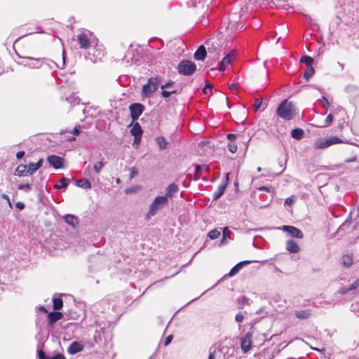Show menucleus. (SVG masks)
<instances>
[{"label":"nucleus","instance_id":"nucleus-45","mask_svg":"<svg viewBox=\"0 0 359 359\" xmlns=\"http://www.w3.org/2000/svg\"><path fill=\"white\" fill-rule=\"evenodd\" d=\"M359 287V278H358L356 280H355L353 283H352L349 285V289L351 290H353L357 289Z\"/></svg>","mask_w":359,"mask_h":359},{"label":"nucleus","instance_id":"nucleus-31","mask_svg":"<svg viewBox=\"0 0 359 359\" xmlns=\"http://www.w3.org/2000/svg\"><path fill=\"white\" fill-rule=\"evenodd\" d=\"M344 266L349 267L353 264V258L350 255H345L341 258Z\"/></svg>","mask_w":359,"mask_h":359},{"label":"nucleus","instance_id":"nucleus-63","mask_svg":"<svg viewBox=\"0 0 359 359\" xmlns=\"http://www.w3.org/2000/svg\"><path fill=\"white\" fill-rule=\"evenodd\" d=\"M292 202H293V199L292 198H287L285 200V203L287 204V205H290Z\"/></svg>","mask_w":359,"mask_h":359},{"label":"nucleus","instance_id":"nucleus-30","mask_svg":"<svg viewBox=\"0 0 359 359\" xmlns=\"http://www.w3.org/2000/svg\"><path fill=\"white\" fill-rule=\"evenodd\" d=\"M156 142L161 149H165L167 148L168 142L164 137L160 136L156 137Z\"/></svg>","mask_w":359,"mask_h":359},{"label":"nucleus","instance_id":"nucleus-25","mask_svg":"<svg viewBox=\"0 0 359 359\" xmlns=\"http://www.w3.org/2000/svg\"><path fill=\"white\" fill-rule=\"evenodd\" d=\"M209 168L206 165H196L195 168V180L201 177L203 172H208Z\"/></svg>","mask_w":359,"mask_h":359},{"label":"nucleus","instance_id":"nucleus-3","mask_svg":"<svg viewBox=\"0 0 359 359\" xmlns=\"http://www.w3.org/2000/svg\"><path fill=\"white\" fill-rule=\"evenodd\" d=\"M26 60H29V62L27 64H25V67L31 68V69H39L41 68L43 64H46L50 67V69H53L54 67H57L56 63L54 61L49 60L44 57L36 58L32 57H25Z\"/></svg>","mask_w":359,"mask_h":359},{"label":"nucleus","instance_id":"nucleus-11","mask_svg":"<svg viewBox=\"0 0 359 359\" xmlns=\"http://www.w3.org/2000/svg\"><path fill=\"white\" fill-rule=\"evenodd\" d=\"M241 347L244 353H248L252 348V334L248 332L241 338Z\"/></svg>","mask_w":359,"mask_h":359},{"label":"nucleus","instance_id":"nucleus-47","mask_svg":"<svg viewBox=\"0 0 359 359\" xmlns=\"http://www.w3.org/2000/svg\"><path fill=\"white\" fill-rule=\"evenodd\" d=\"M333 121V116L331 114H328L325 118V126L330 125Z\"/></svg>","mask_w":359,"mask_h":359},{"label":"nucleus","instance_id":"nucleus-58","mask_svg":"<svg viewBox=\"0 0 359 359\" xmlns=\"http://www.w3.org/2000/svg\"><path fill=\"white\" fill-rule=\"evenodd\" d=\"M25 154V152L24 151H20L16 154V158L18 159L22 158Z\"/></svg>","mask_w":359,"mask_h":359},{"label":"nucleus","instance_id":"nucleus-59","mask_svg":"<svg viewBox=\"0 0 359 359\" xmlns=\"http://www.w3.org/2000/svg\"><path fill=\"white\" fill-rule=\"evenodd\" d=\"M226 137L229 141H233V140L236 139V135L233 133H229L226 135Z\"/></svg>","mask_w":359,"mask_h":359},{"label":"nucleus","instance_id":"nucleus-55","mask_svg":"<svg viewBox=\"0 0 359 359\" xmlns=\"http://www.w3.org/2000/svg\"><path fill=\"white\" fill-rule=\"evenodd\" d=\"M97 52V54L95 53V52L93 53V55L98 59H101V57L104 55L103 51H98V50H96Z\"/></svg>","mask_w":359,"mask_h":359},{"label":"nucleus","instance_id":"nucleus-21","mask_svg":"<svg viewBox=\"0 0 359 359\" xmlns=\"http://www.w3.org/2000/svg\"><path fill=\"white\" fill-rule=\"evenodd\" d=\"M286 250L290 253H297L300 248L299 245L294 241L290 239L286 242Z\"/></svg>","mask_w":359,"mask_h":359},{"label":"nucleus","instance_id":"nucleus-38","mask_svg":"<svg viewBox=\"0 0 359 359\" xmlns=\"http://www.w3.org/2000/svg\"><path fill=\"white\" fill-rule=\"evenodd\" d=\"M228 149L231 153H236L237 151V144L234 141H229L227 144Z\"/></svg>","mask_w":359,"mask_h":359},{"label":"nucleus","instance_id":"nucleus-43","mask_svg":"<svg viewBox=\"0 0 359 359\" xmlns=\"http://www.w3.org/2000/svg\"><path fill=\"white\" fill-rule=\"evenodd\" d=\"M219 351H216L215 349L214 351H210L209 353V356L208 359H215L217 355H219Z\"/></svg>","mask_w":359,"mask_h":359},{"label":"nucleus","instance_id":"nucleus-6","mask_svg":"<svg viewBox=\"0 0 359 359\" xmlns=\"http://www.w3.org/2000/svg\"><path fill=\"white\" fill-rule=\"evenodd\" d=\"M341 139L336 136L330 137L329 138H320L316 140L314 147L318 149H326L331 145L341 143Z\"/></svg>","mask_w":359,"mask_h":359},{"label":"nucleus","instance_id":"nucleus-15","mask_svg":"<svg viewBox=\"0 0 359 359\" xmlns=\"http://www.w3.org/2000/svg\"><path fill=\"white\" fill-rule=\"evenodd\" d=\"M47 160H48V162L49 163V164L56 169L60 168L62 166L63 158L58 156H56V155L49 156L48 157Z\"/></svg>","mask_w":359,"mask_h":359},{"label":"nucleus","instance_id":"nucleus-35","mask_svg":"<svg viewBox=\"0 0 359 359\" xmlns=\"http://www.w3.org/2000/svg\"><path fill=\"white\" fill-rule=\"evenodd\" d=\"M68 186L67 180L65 177H62L60 180V184H55L54 187L56 189H60L62 188H66Z\"/></svg>","mask_w":359,"mask_h":359},{"label":"nucleus","instance_id":"nucleus-5","mask_svg":"<svg viewBox=\"0 0 359 359\" xmlns=\"http://www.w3.org/2000/svg\"><path fill=\"white\" fill-rule=\"evenodd\" d=\"M177 69L182 75L191 76L196 71V65L191 60H184L180 62Z\"/></svg>","mask_w":359,"mask_h":359},{"label":"nucleus","instance_id":"nucleus-22","mask_svg":"<svg viewBox=\"0 0 359 359\" xmlns=\"http://www.w3.org/2000/svg\"><path fill=\"white\" fill-rule=\"evenodd\" d=\"M37 353L39 359H66L65 355L62 353H57L53 356H46L45 352L39 348Z\"/></svg>","mask_w":359,"mask_h":359},{"label":"nucleus","instance_id":"nucleus-1","mask_svg":"<svg viewBox=\"0 0 359 359\" xmlns=\"http://www.w3.org/2000/svg\"><path fill=\"white\" fill-rule=\"evenodd\" d=\"M276 113L284 121H290L297 115V110L292 102L285 99L278 105Z\"/></svg>","mask_w":359,"mask_h":359},{"label":"nucleus","instance_id":"nucleus-20","mask_svg":"<svg viewBox=\"0 0 359 359\" xmlns=\"http://www.w3.org/2000/svg\"><path fill=\"white\" fill-rule=\"evenodd\" d=\"M142 133L143 131L140 123L135 122L130 129V134L136 139H139V137H142Z\"/></svg>","mask_w":359,"mask_h":359},{"label":"nucleus","instance_id":"nucleus-44","mask_svg":"<svg viewBox=\"0 0 359 359\" xmlns=\"http://www.w3.org/2000/svg\"><path fill=\"white\" fill-rule=\"evenodd\" d=\"M261 104H262V100H259V99H256L254 102V104H253V108L255 111H257L260 107H261Z\"/></svg>","mask_w":359,"mask_h":359},{"label":"nucleus","instance_id":"nucleus-10","mask_svg":"<svg viewBox=\"0 0 359 359\" xmlns=\"http://www.w3.org/2000/svg\"><path fill=\"white\" fill-rule=\"evenodd\" d=\"M280 229L287 233V234L292 238H302L304 237V234L302 231L295 226L283 225L280 227Z\"/></svg>","mask_w":359,"mask_h":359},{"label":"nucleus","instance_id":"nucleus-36","mask_svg":"<svg viewBox=\"0 0 359 359\" xmlns=\"http://www.w3.org/2000/svg\"><path fill=\"white\" fill-rule=\"evenodd\" d=\"M314 74V69L313 67H308L304 72V77L308 80Z\"/></svg>","mask_w":359,"mask_h":359},{"label":"nucleus","instance_id":"nucleus-29","mask_svg":"<svg viewBox=\"0 0 359 359\" xmlns=\"http://www.w3.org/2000/svg\"><path fill=\"white\" fill-rule=\"evenodd\" d=\"M76 185L83 189H90L92 187L91 183L87 179H81L76 181Z\"/></svg>","mask_w":359,"mask_h":359},{"label":"nucleus","instance_id":"nucleus-52","mask_svg":"<svg viewBox=\"0 0 359 359\" xmlns=\"http://www.w3.org/2000/svg\"><path fill=\"white\" fill-rule=\"evenodd\" d=\"M249 301H250V299L248 297L243 296L241 298V300L239 301V302H241L243 304L248 305V304H249Z\"/></svg>","mask_w":359,"mask_h":359},{"label":"nucleus","instance_id":"nucleus-9","mask_svg":"<svg viewBox=\"0 0 359 359\" xmlns=\"http://www.w3.org/2000/svg\"><path fill=\"white\" fill-rule=\"evenodd\" d=\"M229 173H226L225 174V176L222 179V181L220 183V184L219 185V187H218L217 191H215L213 194V196H212L213 201H216V200L219 199L223 195V194L224 193L225 189H226V186H227V184H228L229 180Z\"/></svg>","mask_w":359,"mask_h":359},{"label":"nucleus","instance_id":"nucleus-60","mask_svg":"<svg viewBox=\"0 0 359 359\" xmlns=\"http://www.w3.org/2000/svg\"><path fill=\"white\" fill-rule=\"evenodd\" d=\"M43 163V160L41 159L38 162L34 163V167H36V168L38 170L39 168H40L42 166Z\"/></svg>","mask_w":359,"mask_h":359},{"label":"nucleus","instance_id":"nucleus-16","mask_svg":"<svg viewBox=\"0 0 359 359\" xmlns=\"http://www.w3.org/2000/svg\"><path fill=\"white\" fill-rule=\"evenodd\" d=\"M256 261H249V260H246V261H243V262H240L239 263H238L237 264H236L231 270L229 272V273L227 274V276H230V277H232L233 276H235L244 266L247 265V264H251L252 262H255Z\"/></svg>","mask_w":359,"mask_h":359},{"label":"nucleus","instance_id":"nucleus-39","mask_svg":"<svg viewBox=\"0 0 359 359\" xmlns=\"http://www.w3.org/2000/svg\"><path fill=\"white\" fill-rule=\"evenodd\" d=\"M18 188L19 190H22L25 192H29L31 190V185L29 183L20 184Z\"/></svg>","mask_w":359,"mask_h":359},{"label":"nucleus","instance_id":"nucleus-14","mask_svg":"<svg viewBox=\"0 0 359 359\" xmlns=\"http://www.w3.org/2000/svg\"><path fill=\"white\" fill-rule=\"evenodd\" d=\"M173 85H174V82L172 81H169L166 82L165 83L162 84L161 86V88L162 89L161 95L164 98H168L172 94H175L177 93V90L176 89H171L170 90H165V88H170Z\"/></svg>","mask_w":359,"mask_h":359},{"label":"nucleus","instance_id":"nucleus-13","mask_svg":"<svg viewBox=\"0 0 359 359\" xmlns=\"http://www.w3.org/2000/svg\"><path fill=\"white\" fill-rule=\"evenodd\" d=\"M179 191V187L175 183L169 184L166 189L165 193L163 196H165L166 199L169 201V199H172Z\"/></svg>","mask_w":359,"mask_h":359},{"label":"nucleus","instance_id":"nucleus-27","mask_svg":"<svg viewBox=\"0 0 359 359\" xmlns=\"http://www.w3.org/2000/svg\"><path fill=\"white\" fill-rule=\"evenodd\" d=\"M105 163H106L104 161L102 158L100 161L95 163L93 168L94 172L98 175L104 168Z\"/></svg>","mask_w":359,"mask_h":359},{"label":"nucleus","instance_id":"nucleus-57","mask_svg":"<svg viewBox=\"0 0 359 359\" xmlns=\"http://www.w3.org/2000/svg\"><path fill=\"white\" fill-rule=\"evenodd\" d=\"M172 339V335L168 336L165 338V341H164L165 346H168L171 342Z\"/></svg>","mask_w":359,"mask_h":359},{"label":"nucleus","instance_id":"nucleus-8","mask_svg":"<svg viewBox=\"0 0 359 359\" xmlns=\"http://www.w3.org/2000/svg\"><path fill=\"white\" fill-rule=\"evenodd\" d=\"M144 109V106L140 103H133L129 106L132 120L136 121L139 118Z\"/></svg>","mask_w":359,"mask_h":359},{"label":"nucleus","instance_id":"nucleus-54","mask_svg":"<svg viewBox=\"0 0 359 359\" xmlns=\"http://www.w3.org/2000/svg\"><path fill=\"white\" fill-rule=\"evenodd\" d=\"M15 206L20 210H23L25 208V203H22V202H20V201L16 203Z\"/></svg>","mask_w":359,"mask_h":359},{"label":"nucleus","instance_id":"nucleus-42","mask_svg":"<svg viewBox=\"0 0 359 359\" xmlns=\"http://www.w3.org/2000/svg\"><path fill=\"white\" fill-rule=\"evenodd\" d=\"M322 100H323V103H322L323 107L326 108V109H328L330 107V103L325 96L322 97Z\"/></svg>","mask_w":359,"mask_h":359},{"label":"nucleus","instance_id":"nucleus-32","mask_svg":"<svg viewBox=\"0 0 359 359\" xmlns=\"http://www.w3.org/2000/svg\"><path fill=\"white\" fill-rule=\"evenodd\" d=\"M300 62L304 63L307 67H312L313 59L310 56L303 55L300 59Z\"/></svg>","mask_w":359,"mask_h":359},{"label":"nucleus","instance_id":"nucleus-23","mask_svg":"<svg viewBox=\"0 0 359 359\" xmlns=\"http://www.w3.org/2000/svg\"><path fill=\"white\" fill-rule=\"evenodd\" d=\"M311 315H312V312H311V310H310V309L297 311L295 313L296 317L300 320L308 319L311 316Z\"/></svg>","mask_w":359,"mask_h":359},{"label":"nucleus","instance_id":"nucleus-61","mask_svg":"<svg viewBox=\"0 0 359 359\" xmlns=\"http://www.w3.org/2000/svg\"><path fill=\"white\" fill-rule=\"evenodd\" d=\"M258 190L262 191L270 192V188L266 186H262L258 188Z\"/></svg>","mask_w":359,"mask_h":359},{"label":"nucleus","instance_id":"nucleus-19","mask_svg":"<svg viewBox=\"0 0 359 359\" xmlns=\"http://www.w3.org/2000/svg\"><path fill=\"white\" fill-rule=\"evenodd\" d=\"M207 55V50L204 46H200L196 50L194 57L196 60L203 61Z\"/></svg>","mask_w":359,"mask_h":359},{"label":"nucleus","instance_id":"nucleus-56","mask_svg":"<svg viewBox=\"0 0 359 359\" xmlns=\"http://www.w3.org/2000/svg\"><path fill=\"white\" fill-rule=\"evenodd\" d=\"M203 1L204 0H191V2H189L188 4H190L191 6H196L198 4Z\"/></svg>","mask_w":359,"mask_h":359},{"label":"nucleus","instance_id":"nucleus-50","mask_svg":"<svg viewBox=\"0 0 359 359\" xmlns=\"http://www.w3.org/2000/svg\"><path fill=\"white\" fill-rule=\"evenodd\" d=\"M138 172L135 168L130 169V178L132 179L137 175Z\"/></svg>","mask_w":359,"mask_h":359},{"label":"nucleus","instance_id":"nucleus-40","mask_svg":"<svg viewBox=\"0 0 359 359\" xmlns=\"http://www.w3.org/2000/svg\"><path fill=\"white\" fill-rule=\"evenodd\" d=\"M27 167L29 175H32L34 172H35L37 170L36 167H34V163H29L28 165H27Z\"/></svg>","mask_w":359,"mask_h":359},{"label":"nucleus","instance_id":"nucleus-17","mask_svg":"<svg viewBox=\"0 0 359 359\" xmlns=\"http://www.w3.org/2000/svg\"><path fill=\"white\" fill-rule=\"evenodd\" d=\"M63 314L60 311H52L48 314V321L50 325H54L57 320L62 319Z\"/></svg>","mask_w":359,"mask_h":359},{"label":"nucleus","instance_id":"nucleus-34","mask_svg":"<svg viewBox=\"0 0 359 359\" xmlns=\"http://www.w3.org/2000/svg\"><path fill=\"white\" fill-rule=\"evenodd\" d=\"M231 231L228 227H224L223 229V235H222V239L221 241L222 244L225 243V241L226 239H230V235H231Z\"/></svg>","mask_w":359,"mask_h":359},{"label":"nucleus","instance_id":"nucleus-28","mask_svg":"<svg viewBox=\"0 0 359 359\" xmlns=\"http://www.w3.org/2000/svg\"><path fill=\"white\" fill-rule=\"evenodd\" d=\"M304 130L302 128H295L291 131V136L295 140H299L304 136Z\"/></svg>","mask_w":359,"mask_h":359},{"label":"nucleus","instance_id":"nucleus-51","mask_svg":"<svg viewBox=\"0 0 359 359\" xmlns=\"http://www.w3.org/2000/svg\"><path fill=\"white\" fill-rule=\"evenodd\" d=\"M351 222L350 221H345L340 226H339V229L340 230H345L346 229V227L350 224Z\"/></svg>","mask_w":359,"mask_h":359},{"label":"nucleus","instance_id":"nucleus-46","mask_svg":"<svg viewBox=\"0 0 359 359\" xmlns=\"http://www.w3.org/2000/svg\"><path fill=\"white\" fill-rule=\"evenodd\" d=\"M243 315L241 312H238L235 317V320L238 323H241L243 320Z\"/></svg>","mask_w":359,"mask_h":359},{"label":"nucleus","instance_id":"nucleus-7","mask_svg":"<svg viewBox=\"0 0 359 359\" xmlns=\"http://www.w3.org/2000/svg\"><path fill=\"white\" fill-rule=\"evenodd\" d=\"M92 35L90 33H81L77 36V41L81 48L84 50L89 49L93 43Z\"/></svg>","mask_w":359,"mask_h":359},{"label":"nucleus","instance_id":"nucleus-64","mask_svg":"<svg viewBox=\"0 0 359 359\" xmlns=\"http://www.w3.org/2000/svg\"><path fill=\"white\" fill-rule=\"evenodd\" d=\"M39 311H43V312H44V313H47V312H48L47 309H46V307H45V306H39Z\"/></svg>","mask_w":359,"mask_h":359},{"label":"nucleus","instance_id":"nucleus-37","mask_svg":"<svg viewBox=\"0 0 359 359\" xmlns=\"http://www.w3.org/2000/svg\"><path fill=\"white\" fill-rule=\"evenodd\" d=\"M220 235V231H218L217 229H212L208 233V236L213 240V239H216Z\"/></svg>","mask_w":359,"mask_h":359},{"label":"nucleus","instance_id":"nucleus-49","mask_svg":"<svg viewBox=\"0 0 359 359\" xmlns=\"http://www.w3.org/2000/svg\"><path fill=\"white\" fill-rule=\"evenodd\" d=\"M81 126H76L74 127L73 131L72 132V133L74 135H79L80 134V130H81Z\"/></svg>","mask_w":359,"mask_h":359},{"label":"nucleus","instance_id":"nucleus-62","mask_svg":"<svg viewBox=\"0 0 359 359\" xmlns=\"http://www.w3.org/2000/svg\"><path fill=\"white\" fill-rule=\"evenodd\" d=\"M357 159L356 156H353L352 158H348L346 160V162L347 163H351V162H353V161H355Z\"/></svg>","mask_w":359,"mask_h":359},{"label":"nucleus","instance_id":"nucleus-26","mask_svg":"<svg viewBox=\"0 0 359 359\" xmlns=\"http://www.w3.org/2000/svg\"><path fill=\"white\" fill-rule=\"evenodd\" d=\"M27 167L26 165H19L15 170V175L20 177L29 175L28 170L27 169Z\"/></svg>","mask_w":359,"mask_h":359},{"label":"nucleus","instance_id":"nucleus-48","mask_svg":"<svg viewBox=\"0 0 359 359\" xmlns=\"http://www.w3.org/2000/svg\"><path fill=\"white\" fill-rule=\"evenodd\" d=\"M349 291H351V290L349 289V287H341L339 290V291L337 292V293H339L341 294H346V293H348Z\"/></svg>","mask_w":359,"mask_h":359},{"label":"nucleus","instance_id":"nucleus-33","mask_svg":"<svg viewBox=\"0 0 359 359\" xmlns=\"http://www.w3.org/2000/svg\"><path fill=\"white\" fill-rule=\"evenodd\" d=\"M53 302L54 310H55L57 311V310H60L62 309V307L63 306V302L61 298H59V297L53 298Z\"/></svg>","mask_w":359,"mask_h":359},{"label":"nucleus","instance_id":"nucleus-2","mask_svg":"<svg viewBox=\"0 0 359 359\" xmlns=\"http://www.w3.org/2000/svg\"><path fill=\"white\" fill-rule=\"evenodd\" d=\"M169 201L165 196H156L149 206L148 212L145 215V219L149 220L156 215L158 211L168 205Z\"/></svg>","mask_w":359,"mask_h":359},{"label":"nucleus","instance_id":"nucleus-12","mask_svg":"<svg viewBox=\"0 0 359 359\" xmlns=\"http://www.w3.org/2000/svg\"><path fill=\"white\" fill-rule=\"evenodd\" d=\"M236 58V52L232 50L229 52L220 62L219 68L220 71L226 69V67L231 63V62Z\"/></svg>","mask_w":359,"mask_h":359},{"label":"nucleus","instance_id":"nucleus-24","mask_svg":"<svg viewBox=\"0 0 359 359\" xmlns=\"http://www.w3.org/2000/svg\"><path fill=\"white\" fill-rule=\"evenodd\" d=\"M64 221L70 226L75 227L78 224V219L73 215L67 214L63 216Z\"/></svg>","mask_w":359,"mask_h":359},{"label":"nucleus","instance_id":"nucleus-18","mask_svg":"<svg viewBox=\"0 0 359 359\" xmlns=\"http://www.w3.org/2000/svg\"><path fill=\"white\" fill-rule=\"evenodd\" d=\"M83 349V346L78 342L73 341L68 347L67 352L71 355H74L77 353L82 351Z\"/></svg>","mask_w":359,"mask_h":359},{"label":"nucleus","instance_id":"nucleus-53","mask_svg":"<svg viewBox=\"0 0 359 359\" xmlns=\"http://www.w3.org/2000/svg\"><path fill=\"white\" fill-rule=\"evenodd\" d=\"M1 197L3 198H4L6 200V201L8 202L9 207L11 208H12V203H11V202L10 201V198H9L7 194H3L1 195Z\"/></svg>","mask_w":359,"mask_h":359},{"label":"nucleus","instance_id":"nucleus-41","mask_svg":"<svg viewBox=\"0 0 359 359\" xmlns=\"http://www.w3.org/2000/svg\"><path fill=\"white\" fill-rule=\"evenodd\" d=\"M212 88L213 85L210 83H207L205 87L203 88V91L204 93L207 94L208 93V90L210 92H211Z\"/></svg>","mask_w":359,"mask_h":359},{"label":"nucleus","instance_id":"nucleus-4","mask_svg":"<svg viewBox=\"0 0 359 359\" xmlns=\"http://www.w3.org/2000/svg\"><path fill=\"white\" fill-rule=\"evenodd\" d=\"M161 80L160 76L149 78L147 83L142 86V95L149 97L157 90Z\"/></svg>","mask_w":359,"mask_h":359}]
</instances>
